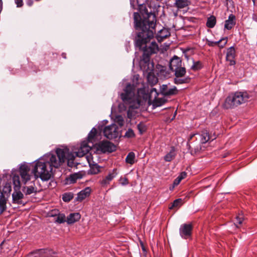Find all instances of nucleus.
Listing matches in <instances>:
<instances>
[{
    "mask_svg": "<svg viewBox=\"0 0 257 257\" xmlns=\"http://www.w3.org/2000/svg\"><path fill=\"white\" fill-rule=\"evenodd\" d=\"M119 182L120 184L123 186L126 185L128 184V181L127 178L121 177L119 179Z\"/></svg>",
    "mask_w": 257,
    "mask_h": 257,
    "instance_id": "c03bdc74",
    "label": "nucleus"
},
{
    "mask_svg": "<svg viewBox=\"0 0 257 257\" xmlns=\"http://www.w3.org/2000/svg\"><path fill=\"white\" fill-rule=\"evenodd\" d=\"M73 194L70 193H66L63 195L62 199L64 202H68L72 199Z\"/></svg>",
    "mask_w": 257,
    "mask_h": 257,
    "instance_id": "e433bc0d",
    "label": "nucleus"
},
{
    "mask_svg": "<svg viewBox=\"0 0 257 257\" xmlns=\"http://www.w3.org/2000/svg\"><path fill=\"white\" fill-rule=\"evenodd\" d=\"M117 126L115 124H112L104 127V136L108 139H113L117 138L118 132Z\"/></svg>",
    "mask_w": 257,
    "mask_h": 257,
    "instance_id": "9b49d317",
    "label": "nucleus"
},
{
    "mask_svg": "<svg viewBox=\"0 0 257 257\" xmlns=\"http://www.w3.org/2000/svg\"><path fill=\"white\" fill-rule=\"evenodd\" d=\"M135 134L133 130L131 128H129L125 133L124 137L127 138H132L135 137Z\"/></svg>",
    "mask_w": 257,
    "mask_h": 257,
    "instance_id": "37998d69",
    "label": "nucleus"
},
{
    "mask_svg": "<svg viewBox=\"0 0 257 257\" xmlns=\"http://www.w3.org/2000/svg\"><path fill=\"white\" fill-rule=\"evenodd\" d=\"M250 95L246 91L231 92L225 98L223 108L225 109H233L245 103L250 98Z\"/></svg>",
    "mask_w": 257,
    "mask_h": 257,
    "instance_id": "20e7f679",
    "label": "nucleus"
},
{
    "mask_svg": "<svg viewBox=\"0 0 257 257\" xmlns=\"http://www.w3.org/2000/svg\"><path fill=\"white\" fill-rule=\"evenodd\" d=\"M13 203L23 205L25 204L22 201L24 198L23 194L20 191L15 190L12 194Z\"/></svg>",
    "mask_w": 257,
    "mask_h": 257,
    "instance_id": "6ab92c4d",
    "label": "nucleus"
},
{
    "mask_svg": "<svg viewBox=\"0 0 257 257\" xmlns=\"http://www.w3.org/2000/svg\"><path fill=\"white\" fill-rule=\"evenodd\" d=\"M189 3V0H175L174 5L178 9H183L187 7Z\"/></svg>",
    "mask_w": 257,
    "mask_h": 257,
    "instance_id": "bb28decb",
    "label": "nucleus"
},
{
    "mask_svg": "<svg viewBox=\"0 0 257 257\" xmlns=\"http://www.w3.org/2000/svg\"><path fill=\"white\" fill-rule=\"evenodd\" d=\"M182 65V59L177 56H174L169 63V67L172 71Z\"/></svg>",
    "mask_w": 257,
    "mask_h": 257,
    "instance_id": "dca6fc26",
    "label": "nucleus"
},
{
    "mask_svg": "<svg viewBox=\"0 0 257 257\" xmlns=\"http://www.w3.org/2000/svg\"><path fill=\"white\" fill-rule=\"evenodd\" d=\"M135 154L134 152H131L127 154L125 158V162L128 164L132 165L135 163Z\"/></svg>",
    "mask_w": 257,
    "mask_h": 257,
    "instance_id": "72a5a7b5",
    "label": "nucleus"
},
{
    "mask_svg": "<svg viewBox=\"0 0 257 257\" xmlns=\"http://www.w3.org/2000/svg\"><path fill=\"white\" fill-rule=\"evenodd\" d=\"M81 217L79 213H70L67 218V222L68 224H73L78 221Z\"/></svg>",
    "mask_w": 257,
    "mask_h": 257,
    "instance_id": "a878e982",
    "label": "nucleus"
},
{
    "mask_svg": "<svg viewBox=\"0 0 257 257\" xmlns=\"http://www.w3.org/2000/svg\"><path fill=\"white\" fill-rule=\"evenodd\" d=\"M235 56V51L234 48L233 46L229 47L227 50L226 60L227 61H229L230 65H234L235 64V61L234 60Z\"/></svg>",
    "mask_w": 257,
    "mask_h": 257,
    "instance_id": "f3484780",
    "label": "nucleus"
},
{
    "mask_svg": "<svg viewBox=\"0 0 257 257\" xmlns=\"http://www.w3.org/2000/svg\"><path fill=\"white\" fill-rule=\"evenodd\" d=\"M142 249H143V250H144V246H143V245H142Z\"/></svg>",
    "mask_w": 257,
    "mask_h": 257,
    "instance_id": "bf43d9fd",
    "label": "nucleus"
},
{
    "mask_svg": "<svg viewBox=\"0 0 257 257\" xmlns=\"http://www.w3.org/2000/svg\"><path fill=\"white\" fill-rule=\"evenodd\" d=\"M27 4L29 6H31L33 4V0H28Z\"/></svg>",
    "mask_w": 257,
    "mask_h": 257,
    "instance_id": "864d4df0",
    "label": "nucleus"
},
{
    "mask_svg": "<svg viewBox=\"0 0 257 257\" xmlns=\"http://www.w3.org/2000/svg\"><path fill=\"white\" fill-rule=\"evenodd\" d=\"M47 159L48 157L45 155L36 161L35 165H33L32 173L35 178H40L43 181H47L50 179L51 172L54 166Z\"/></svg>",
    "mask_w": 257,
    "mask_h": 257,
    "instance_id": "f03ea898",
    "label": "nucleus"
},
{
    "mask_svg": "<svg viewBox=\"0 0 257 257\" xmlns=\"http://www.w3.org/2000/svg\"><path fill=\"white\" fill-rule=\"evenodd\" d=\"M41 257H55V252L50 249H41Z\"/></svg>",
    "mask_w": 257,
    "mask_h": 257,
    "instance_id": "c756f323",
    "label": "nucleus"
},
{
    "mask_svg": "<svg viewBox=\"0 0 257 257\" xmlns=\"http://www.w3.org/2000/svg\"><path fill=\"white\" fill-rule=\"evenodd\" d=\"M81 177L79 174H73L71 175L69 177V180L71 183H75L78 179H80Z\"/></svg>",
    "mask_w": 257,
    "mask_h": 257,
    "instance_id": "a19ab883",
    "label": "nucleus"
},
{
    "mask_svg": "<svg viewBox=\"0 0 257 257\" xmlns=\"http://www.w3.org/2000/svg\"><path fill=\"white\" fill-rule=\"evenodd\" d=\"M250 95L246 91L231 92L225 98L223 108L225 109H233L245 103L250 98Z\"/></svg>",
    "mask_w": 257,
    "mask_h": 257,
    "instance_id": "7ed1b4c3",
    "label": "nucleus"
},
{
    "mask_svg": "<svg viewBox=\"0 0 257 257\" xmlns=\"http://www.w3.org/2000/svg\"><path fill=\"white\" fill-rule=\"evenodd\" d=\"M180 183V182L176 178L173 182L172 188H170V190L173 189L175 186L179 185Z\"/></svg>",
    "mask_w": 257,
    "mask_h": 257,
    "instance_id": "09e8293b",
    "label": "nucleus"
},
{
    "mask_svg": "<svg viewBox=\"0 0 257 257\" xmlns=\"http://www.w3.org/2000/svg\"><path fill=\"white\" fill-rule=\"evenodd\" d=\"M30 170V166L27 164H22L20 167V175L24 184L30 180V175L29 174Z\"/></svg>",
    "mask_w": 257,
    "mask_h": 257,
    "instance_id": "2eb2a0df",
    "label": "nucleus"
},
{
    "mask_svg": "<svg viewBox=\"0 0 257 257\" xmlns=\"http://www.w3.org/2000/svg\"><path fill=\"white\" fill-rule=\"evenodd\" d=\"M124 92L120 95L121 98L124 103H130L134 100L135 92L134 87L131 84L126 85Z\"/></svg>",
    "mask_w": 257,
    "mask_h": 257,
    "instance_id": "6e6552de",
    "label": "nucleus"
},
{
    "mask_svg": "<svg viewBox=\"0 0 257 257\" xmlns=\"http://www.w3.org/2000/svg\"><path fill=\"white\" fill-rule=\"evenodd\" d=\"M170 36V31L168 29L163 28L160 30L156 35V39L158 42H161L165 39Z\"/></svg>",
    "mask_w": 257,
    "mask_h": 257,
    "instance_id": "aec40b11",
    "label": "nucleus"
},
{
    "mask_svg": "<svg viewBox=\"0 0 257 257\" xmlns=\"http://www.w3.org/2000/svg\"><path fill=\"white\" fill-rule=\"evenodd\" d=\"M96 150L101 153H111L115 151L116 148L114 144L108 141L100 142L96 145Z\"/></svg>",
    "mask_w": 257,
    "mask_h": 257,
    "instance_id": "1a4fd4ad",
    "label": "nucleus"
},
{
    "mask_svg": "<svg viewBox=\"0 0 257 257\" xmlns=\"http://www.w3.org/2000/svg\"><path fill=\"white\" fill-rule=\"evenodd\" d=\"M172 72L174 73V82L175 84H182L190 82V78L189 76L185 77L186 70L183 65L174 70Z\"/></svg>",
    "mask_w": 257,
    "mask_h": 257,
    "instance_id": "423d86ee",
    "label": "nucleus"
},
{
    "mask_svg": "<svg viewBox=\"0 0 257 257\" xmlns=\"http://www.w3.org/2000/svg\"><path fill=\"white\" fill-rule=\"evenodd\" d=\"M159 95V93L157 89L155 88H152L147 93L144 94L143 98L148 100L149 105H153V102L156 101V99Z\"/></svg>",
    "mask_w": 257,
    "mask_h": 257,
    "instance_id": "ddd939ff",
    "label": "nucleus"
},
{
    "mask_svg": "<svg viewBox=\"0 0 257 257\" xmlns=\"http://www.w3.org/2000/svg\"><path fill=\"white\" fill-rule=\"evenodd\" d=\"M62 56L63 57V58L65 59L66 58V54L65 53H62Z\"/></svg>",
    "mask_w": 257,
    "mask_h": 257,
    "instance_id": "4d7b16f0",
    "label": "nucleus"
},
{
    "mask_svg": "<svg viewBox=\"0 0 257 257\" xmlns=\"http://www.w3.org/2000/svg\"><path fill=\"white\" fill-rule=\"evenodd\" d=\"M174 147H172L170 151L164 156V160L166 162H171L176 156Z\"/></svg>",
    "mask_w": 257,
    "mask_h": 257,
    "instance_id": "cd10ccee",
    "label": "nucleus"
},
{
    "mask_svg": "<svg viewBox=\"0 0 257 257\" xmlns=\"http://www.w3.org/2000/svg\"><path fill=\"white\" fill-rule=\"evenodd\" d=\"M227 43V38L225 37L221 39L218 41H207V45L210 47H213L218 45L220 48H223Z\"/></svg>",
    "mask_w": 257,
    "mask_h": 257,
    "instance_id": "b1692460",
    "label": "nucleus"
},
{
    "mask_svg": "<svg viewBox=\"0 0 257 257\" xmlns=\"http://www.w3.org/2000/svg\"><path fill=\"white\" fill-rule=\"evenodd\" d=\"M134 20L135 28L139 31L135 39V46L143 51L140 66L144 72L148 73V83L153 86L157 83L158 79L155 75L154 63L151 61L150 56L158 52L159 47L156 42H152L149 46L147 43L154 37L156 32V16L152 12H148L146 6H142L140 8V14L134 13Z\"/></svg>",
    "mask_w": 257,
    "mask_h": 257,
    "instance_id": "f257e3e1",
    "label": "nucleus"
},
{
    "mask_svg": "<svg viewBox=\"0 0 257 257\" xmlns=\"http://www.w3.org/2000/svg\"><path fill=\"white\" fill-rule=\"evenodd\" d=\"M11 190V186L9 184L4 186L3 191L0 190V214L3 213L7 209V202Z\"/></svg>",
    "mask_w": 257,
    "mask_h": 257,
    "instance_id": "0eeeda50",
    "label": "nucleus"
},
{
    "mask_svg": "<svg viewBox=\"0 0 257 257\" xmlns=\"http://www.w3.org/2000/svg\"><path fill=\"white\" fill-rule=\"evenodd\" d=\"M216 23V18L214 16H211L207 18L206 25L208 28H213L215 26Z\"/></svg>",
    "mask_w": 257,
    "mask_h": 257,
    "instance_id": "7c9ffc66",
    "label": "nucleus"
},
{
    "mask_svg": "<svg viewBox=\"0 0 257 257\" xmlns=\"http://www.w3.org/2000/svg\"><path fill=\"white\" fill-rule=\"evenodd\" d=\"M252 19L253 21L257 22V14L254 13L252 14Z\"/></svg>",
    "mask_w": 257,
    "mask_h": 257,
    "instance_id": "603ef678",
    "label": "nucleus"
},
{
    "mask_svg": "<svg viewBox=\"0 0 257 257\" xmlns=\"http://www.w3.org/2000/svg\"><path fill=\"white\" fill-rule=\"evenodd\" d=\"M97 134V130L93 127L88 135L87 141L91 144L92 143V140L94 138Z\"/></svg>",
    "mask_w": 257,
    "mask_h": 257,
    "instance_id": "f704fd0d",
    "label": "nucleus"
},
{
    "mask_svg": "<svg viewBox=\"0 0 257 257\" xmlns=\"http://www.w3.org/2000/svg\"><path fill=\"white\" fill-rule=\"evenodd\" d=\"M59 214L58 210H53L50 212V215L51 216H57Z\"/></svg>",
    "mask_w": 257,
    "mask_h": 257,
    "instance_id": "49530a36",
    "label": "nucleus"
},
{
    "mask_svg": "<svg viewBox=\"0 0 257 257\" xmlns=\"http://www.w3.org/2000/svg\"><path fill=\"white\" fill-rule=\"evenodd\" d=\"M91 189L89 187H86L81 190L78 193L77 199L78 201H81L86 197H88L90 194Z\"/></svg>",
    "mask_w": 257,
    "mask_h": 257,
    "instance_id": "393cba45",
    "label": "nucleus"
},
{
    "mask_svg": "<svg viewBox=\"0 0 257 257\" xmlns=\"http://www.w3.org/2000/svg\"><path fill=\"white\" fill-rule=\"evenodd\" d=\"M15 190H19L20 188V181L19 176L15 175L13 178Z\"/></svg>",
    "mask_w": 257,
    "mask_h": 257,
    "instance_id": "c9c22d12",
    "label": "nucleus"
},
{
    "mask_svg": "<svg viewBox=\"0 0 257 257\" xmlns=\"http://www.w3.org/2000/svg\"><path fill=\"white\" fill-rule=\"evenodd\" d=\"M25 189H26L25 192L26 195H30L37 191L36 189L33 186L25 187Z\"/></svg>",
    "mask_w": 257,
    "mask_h": 257,
    "instance_id": "ea45409f",
    "label": "nucleus"
},
{
    "mask_svg": "<svg viewBox=\"0 0 257 257\" xmlns=\"http://www.w3.org/2000/svg\"><path fill=\"white\" fill-rule=\"evenodd\" d=\"M160 94L164 96H170L178 93L177 87L175 86H171L170 83L160 86Z\"/></svg>",
    "mask_w": 257,
    "mask_h": 257,
    "instance_id": "9d476101",
    "label": "nucleus"
},
{
    "mask_svg": "<svg viewBox=\"0 0 257 257\" xmlns=\"http://www.w3.org/2000/svg\"><path fill=\"white\" fill-rule=\"evenodd\" d=\"M236 24L235 17L233 14H230L228 19L224 22V29L227 30H231Z\"/></svg>",
    "mask_w": 257,
    "mask_h": 257,
    "instance_id": "412c9836",
    "label": "nucleus"
},
{
    "mask_svg": "<svg viewBox=\"0 0 257 257\" xmlns=\"http://www.w3.org/2000/svg\"><path fill=\"white\" fill-rule=\"evenodd\" d=\"M130 4L133 8L138 5V0H130Z\"/></svg>",
    "mask_w": 257,
    "mask_h": 257,
    "instance_id": "a18cd8bd",
    "label": "nucleus"
},
{
    "mask_svg": "<svg viewBox=\"0 0 257 257\" xmlns=\"http://www.w3.org/2000/svg\"><path fill=\"white\" fill-rule=\"evenodd\" d=\"M221 1L227 8L229 3H233L232 0H221Z\"/></svg>",
    "mask_w": 257,
    "mask_h": 257,
    "instance_id": "de8ad7c7",
    "label": "nucleus"
},
{
    "mask_svg": "<svg viewBox=\"0 0 257 257\" xmlns=\"http://www.w3.org/2000/svg\"><path fill=\"white\" fill-rule=\"evenodd\" d=\"M203 64L200 61H195L193 60V65L191 67V69L194 71H198L202 69Z\"/></svg>",
    "mask_w": 257,
    "mask_h": 257,
    "instance_id": "473e14b6",
    "label": "nucleus"
},
{
    "mask_svg": "<svg viewBox=\"0 0 257 257\" xmlns=\"http://www.w3.org/2000/svg\"><path fill=\"white\" fill-rule=\"evenodd\" d=\"M182 202V199L180 198L175 200L172 203V205L169 207L170 209H172L174 207H178L180 206Z\"/></svg>",
    "mask_w": 257,
    "mask_h": 257,
    "instance_id": "4c0bfd02",
    "label": "nucleus"
},
{
    "mask_svg": "<svg viewBox=\"0 0 257 257\" xmlns=\"http://www.w3.org/2000/svg\"><path fill=\"white\" fill-rule=\"evenodd\" d=\"M167 99L164 97V96L162 97H159L158 96L156 99V101L153 102V108L159 107L164 104L167 102Z\"/></svg>",
    "mask_w": 257,
    "mask_h": 257,
    "instance_id": "c85d7f7f",
    "label": "nucleus"
},
{
    "mask_svg": "<svg viewBox=\"0 0 257 257\" xmlns=\"http://www.w3.org/2000/svg\"><path fill=\"white\" fill-rule=\"evenodd\" d=\"M244 221V217L242 214H238L236 216L234 224L237 228H239L240 225Z\"/></svg>",
    "mask_w": 257,
    "mask_h": 257,
    "instance_id": "2f4dec72",
    "label": "nucleus"
},
{
    "mask_svg": "<svg viewBox=\"0 0 257 257\" xmlns=\"http://www.w3.org/2000/svg\"><path fill=\"white\" fill-rule=\"evenodd\" d=\"M137 128L140 133V134H143L146 131V126L143 123H140L137 125Z\"/></svg>",
    "mask_w": 257,
    "mask_h": 257,
    "instance_id": "79ce46f5",
    "label": "nucleus"
},
{
    "mask_svg": "<svg viewBox=\"0 0 257 257\" xmlns=\"http://www.w3.org/2000/svg\"><path fill=\"white\" fill-rule=\"evenodd\" d=\"M65 216L63 214H58L57 216L56 219L55 220L56 222L58 223H62L65 221Z\"/></svg>",
    "mask_w": 257,
    "mask_h": 257,
    "instance_id": "58836bf2",
    "label": "nucleus"
},
{
    "mask_svg": "<svg viewBox=\"0 0 257 257\" xmlns=\"http://www.w3.org/2000/svg\"><path fill=\"white\" fill-rule=\"evenodd\" d=\"M88 143H89L87 141L82 142L79 149L76 153V156L79 157H82L86 155V158H87L89 163H90L89 160V156L88 155V153L91 150V146H89Z\"/></svg>",
    "mask_w": 257,
    "mask_h": 257,
    "instance_id": "f8f14e48",
    "label": "nucleus"
},
{
    "mask_svg": "<svg viewBox=\"0 0 257 257\" xmlns=\"http://www.w3.org/2000/svg\"><path fill=\"white\" fill-rule=\"evenodd\" d=\"M252 1L253 3V5H254L255 4V0H252Z\"/></svg>",
    "mask_w": 257,
    "mask_h": 257,
    "instance_id": "13d9d810",
    "label": "nucleus"
},
{
    "mask_svg": "<svg viewBox=\"0 0 257 257\" xmlns=\"http://www.w3.org/2000/svg\"><path fill=\"white\" fill-rule=\"evenodd\" d=\"M156 71H158L157 74L158 77L163 78H167L170 77V73L167 70L166 67L162 65H158L156 66Z\"/></svg>",
    "mask_w": 257,
    "mask_h": 257,
    "instance_id": "a211bd4d",
    "label": "nucleus"
},
{
    "mask_svg": "<svg viewBox=\"0 0 257 257\" xmlns=\"http://www.w3.org/2000/svg\"><path fill=\"white\" fill-rule=\"evenodd\" d=\"M178 181H179L180 182L181 181V180H182V179L179 176L177 177V178H176Z\"/></svg>",
    "mask_w": 257,
    "mask_h": 257,
    "instance_id": "6e6d98bb",
    "label": "nucleus"
},
{
    "mask_svg": "<svg viewBox=\"0 0 257 257\" xmlns=\"http://www.w3.org/2000/svg\"><path fill=\"white\" fill-rule=\"evenodd\" d=\"M116 169H113L111 172H110L103 180L101 181V184L105 186L109 183V182L117 175Z\"/></svg>",
    "mask_w": 257,
    "mask_h": 257,
    "instance_id": "5701e85b",
    "label": "nucleus"
},
{
    "mask_svg": "<svg viewBox=\"0 0 257 257\" xmlns=\"http://www.w3.org/2000/svg\"><path fill=\"white\" fill-rule=\"evenodd\" d=\"M193 227L191 224H183L181 225L179 229L180 236L185 239H187L191 236Z\"/></svg>",
    "mask_w": 257,
    "mask_h": 257,
    "instance_id": "4468645a",
    "label": "nucleus"
},
{
    "mask_svg": "<svg viewBox=\"0 0 257 257\" xmlns=\"http://www.w3.org/2000/svg\"><path fill=\"white\" fill-rule=\"evenodd\" d=\"M195 136V134H191L190 136V138H189V141H190V140H191L194 136Z\"/></svg>",
    "mask_w": 257,
    "mask_h": 257,
    "instance_id": "5fc2aeb1",
    "label": "nucleus"
},
{
    "mask_svg": "<svg viewBox=\"0 0 257 257\" xmlns=\"http://www.w3.org/2000/svg\"><path fill=\"white\" fill-rule=\"evenodd\" d=\"M179 176L183 179H185L187 176V173L186 172H181Z\"/></svg>",
    "mask_w": 257,
    "mask_h": 257,
    "instance_id": "3c124183",
    "label": "nucleus"
},
{
    "mask_svg": "<svg viewBox=\"0 0 257 257\" xmlns=\"http://www.w3.org/2000/svg\"><path fill=\"white\" fill-rule=\"evenodd\" d=\"M15 3L17 5L18 7H21L23 6V0H15Z\"/></svg>",
    "mask_w": 257,
    "mask_h": 257,
    "instance_id": "8fccbe9b",
    "label": "nucleus"
},
{
    "mask_svg": "<svg viewBox=\"0 0 257 257\" xmlns=\"http://www.w3.org/2000/svg\"><path fill=\"white\" fill-rule=\"evenodd\" d=\"M216 139L215 135L213 136L210 135L207 130L202 131L201 135V142L202 144H205L209 141H212Z\"/></svg>",
    "mask_w": 257,
    "mask_h": 257,
    "instance_id": "4be33fe9",
    "label": "nucleus"
},
{
    "mask_svg": "<svg viewBox=\"0 0 257 257\" xmlns=\"http://www.w3.org/2000/svg\"><path fill=\"white\" fill-rule=\"evenodd\" d=\"M56 153L57 156L50 153L46 154L48 157V159L52 163L54 168H58L66 160L69 161L74 159V156L67 148H58L56 150Z\"/></svg>",
    "mask_w": 257,
    "mask_h": 257,
    "instance_id": "39448f33",
    "label": "nucleus"
}]
</instances>
